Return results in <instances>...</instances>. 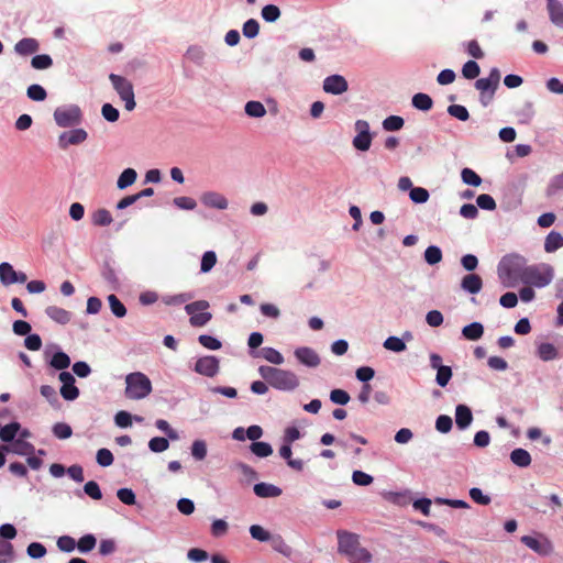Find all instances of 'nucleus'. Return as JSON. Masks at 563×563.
<instances>
[{"mask_svg": "<svg viewBox=\"0 0 563 563\" xmlns=\"http://www.w3.org/2000/svg\"><path fill=\"white\" fill-rule=\"evenodd\" d=\"M338 550L351 563H369L372 554L360 544L358 536L349 531H338Z\"/></svg>", "mask_w": 563, "mask_h": 563, "instance_id": "obj_1", "label": "nucleus"}, {"mask_svg": "<svg viewBox=\"0 0 563 563\" xmlns=\"http://www.w3.org/2000/svg\"><path fill=\"white\" fill-rule=\"evenodd\" d=\"M262 378L273 388L279 390H294L299 386V379L294 372L262 365L258 368Z\"/></svg>", "mask_w": 563, "mask_h": 563, "instance_id": "obj_2", "label": "nucleus"}, {"mask_svg": "<svg viewBox=\"0 0 563 563\" xmlns=\"http://www.w3.org/2000/svg\"><path fill=\"white\" fill-rule=\"evenodd\" d=\"M521 283L542 288L553 279V268L548 264L530 265L521 268L518 273Z\"/></svg>", "mask_w": 563, "mask_h": 563, "instance_id": "obj_3", "label": "nucleus"}, {"mask_svg": "<svg viewBox=\"0 0 563 563\" xmlns=\"http://www.w3.org/2000/svg\"><path fill=\"white\" fill-rule=\"evenodd\" d=\"M125 384V396L129 399H143L152 393V383L150 378L141 372H134L126 375Z\"/></svg>", "mask_w": 563, "mask_h": 563, "instance_id": "obj_4", "label": "nucleus"}, {"mask_svg": "<svg viewBox=\"0 0 563 563\" xmlns=\"http://www.w3.org/2000/svg\"><path fill=\"white\" fill-rule=\"evenodd\" d=\"M54 120L60 128H70L81 123L82 112L77 104L62 106L55 109Z\"/></svg>", "mask_w": 563, "mask_h": 563, "instance_id": "obj_5", "label": "nucleus"}, {"mask_svg": "<svg viewBox=\"0 0 563 563\" xmlns=\"http://www.w3.org/2000/svg\"><path fill=\"white\" fill-rule=\"evenodd\" d=\"M109 79L112 82L114 90L124 101L125 109L128 111L134 110L136 103L134 100V90L132 82L129 81L125 77L115 74H110Z\"/></svg>", "mask_w": 563, "mask_h": 563, "instance_id": "obj_6", "label": "nucleus"}, {"mask_svg": "<svg viewBox=\"0 0 563 563\" xmlns=\"http://www.w3.org/2000/svg\"><path fill=\"white\" fill-rule=\"evenodd\" d=\"M209 308V302L206 300H198L185 306L186 312L190 316L189 322L192 327H203L212 318L210 312L206 310Z\"/></svg>", "mask_w": 563, "mask_h": 563, "instance_id": "obj_7", "label": "nucleus"}, {"mask_svg": "<svg viewBox=\"0 0 563 563\" xmlns=\"http://www.w3.org/2000/svg\"><path fill=\"white\" fill-rule=\"evenodd\" d=\"M88 137L87 132L84 129H74L67 132H63L58 137V145L65 150L69 145H78L84 143Z\"/></svg>", "mask_w": 563, "mask_h": 563, "instance_id": "obj_8", "label": "nucleus"}, {"mask_svg": "<svg viewBox=\"0 0 563 563\" xmlns=\"http://www.w3.org/2000/svg\"><path fill=\"white\" fill-rule=\"evenodd\" d=\"M195 371L201 375L213 377L219 372V360L211 355L200 357L196 362Z\"/></svg>", "mask_w": 563, "mask_h": 563, "instance_id": "obj_9", "label": "nucleus"}, {"mask_svg": "<svg viewBox=\"0 0 563 563\" xmlns=\"http://www.w3.org/2000/svg\"><path fill=\"white\" fill-rule=\"evenodd\" d=\"M347 89V81L341 75H331L323 80V90L328 93L341 95Z\"/></svg>", "mask_w": 563, "mask_h": 563, "instance_id": "obj_10", "label": "nucleus"}, {"mask_svg": "<svg viewBox=\"0 0 563 563\" xmlns=\"http://www.w3.org/2000/svg\"><path fill=\"white\" fill-rule=\"evenodd\" d=\"M296 358L308 367H317L320 365V356L311 347L302 346L295 350Z\"/></svg>", "mask_w": 563, "mask_h": 563, "instance_id": "obj_11", "label": "nucleus"}, {"mask_svg": "<svg viewBox=\"0 0 563 563\" xmlns=\"http://www.w3.org/2000/svg\"><path fill=\"white\" fill-rule=\"evenodd\" d=\"M201 202L206 207L216 208L219 210H224L228 208V200L227 198L216 191H207L201 196Z\"/></svg>", "mask_w": 563, "mask_h": 563, "instance_id": "obj_12", "label": "nucleus"}, {"mask_svg": "<svg viewBox=\"0 0 563 563\" xmlns=\"http://www.w3.org/2000/svg\"><path fill=\"white\" fill-rule=\"evenodd\" d=\"M547 9L551 22L563 29V3L560 0H547Z\"/></svg>", "mask_w": 563, "mask_h": 563, "instance_id": "obj_13", "label": "nucleus"}, {"mask_svg": "<svg viewBox=\"0 0 563 563\" xmlns=\"http://www.w3.org/2000/svg\"><path fill=\"white\" fill-rule=\"evenodd\" d=\"M521 542L529 549L539 554L547 555L552 551V545L549 541L541 542L531 536H523Z\"/></svg>", "mask_w": 563, "mask_h": 563, "instance_id": "obj_14", "label": "nucleus"}, {"mask_svg": "<svg viewBox=\"0 0 563 563\" xmlns=\"http://www.w3.org/2000/svg\"><path fill=\"white\" fill-rule=\"evenodd\" d=\"M461 287L472 295L477 294L483 287L482 277L477 274H467L462 278Z\"/></svg>", "mask_w": 563, "mask_h": 563, "instance_id": "obj_15", "label": "nucleus"}, {"mask_svg": "<svg viewBox=\"0 0 563 563\" xmlns=\"http://www.w3.org/2000/svg\"><path fill=\"white\" fill-rule=\"evenodd\" d=\"M473 421V413L466 405H457L455 408V422L460 429H466Z\"/></svg>", "mask_w": 563, "mask_h": 563, "instance_id": "obj_16", "label": "nucleus"}, {"mask_svg": "<svg viewBox=\"0 0 563 563\" xmlns=\"http://www.w3.org/2000/svg\"><path fill=\"white\" fill-rule=\"evenodd\" d=\"M45 312L52 320L59 324H66L71 319V312L57 306L47 307Z\"/></svg>", "mask_w": 563, "mask_h": 563, "instance_id": "obj_17", "label": "nucleus"}, {"mask_svg": "<svg viewBox=\"0 0 563 563\" xmlns=\"http://www.w3.org/2000/svg\"><path fill=\"white\" fill-rule=\"evenodd\" d=\"M253 489L255 495L261 498L278 497L283 493L279 487L268 483L255 484Z\"/></svg>", "mask_w": 563, "mask_h": 563, "instance_id": "obj_18", "label": "nucleus"}, {"mask_svg": "<svg viewBox=\"0 0 563 563\" xmlns=\"http://www.w3.org/2000/svg\"><path fill=\"white\" fill-rule=\"evenodd\" d=\"M14 48L20 55H30L38 51V43L35 38L25 37L20 40Z\"/></svg>", "mask_w": 563, "mask_h": 563, "instance_id": "obj_19", "label": "nucleus"}, {"mask_svg": "<svg viewBox=\"0 0 563 563\" xmlns=\"http://www.w3.org/2000/svg\"><path fill=\"white\" fill-rule=\"evenodd\" d=\"M561 247H563V235L556 231H551L545 238L544 251L553 253Z\"/></svg>", "mask_w": 563, "mask_h": 563, "instance_id": "obj_20", "label": "nucleus"}, {"mask_svg": "<svg viewBox=\"0 0 563 563\" xmlns=\"http://www.w3.org/2000/svg\"><path fill=\"white\" fill-rule=\"evenodd\" d=\"M484 334V327L479 322H473L462 329V335L470 341L479 340Z\"/></svg>", "mask_w": 563, "mask_h": 563, "instance_id": "obj_21", "label": "nucleus"}, {"mask_svg": "<svg viewBox=\"0 0 563 563\" xmlns=\"http://www.w3.org/2000/svg\"><path fill=\"white\" fill-rule=\"evenodd\" d=\"M0 280L5 286L16 283V271L11 264L7 262L0 264Z\"/></svg>", "mask_w": 563, "mask_h": 563, "instance_id": "obj_22", "label": "nucleus"}, {"mask_svg": "<svg viewBox=\"0 0 563 563\" xmlns=\"http://www.w3.org/2000/svg\"><path fill=\"white\" fill-rule=\"evenodd\" d=\"M511 462L519 467H527L531 464L530 453L521 448L515 449L510 453Z\"/></svg>", "mask_w": 563, "mask_h": 563, "instance_id": "obj_23", "label": "nucleus"}, {"mask_svg": "<svg viewBox=\"0 0 563 563\" xmlns=\"http://www.w3.org/2000/svg\"><path fill=\"white\" fill-rule=\"evenodd\" d=\"M137 174L133 168L124 169L117 180V187L119 189H125L133 185L136 180Z\"/></svg>", "mask_w": 563, "mask_h": 563, "instance_id": "obj_24", "label": "nucleus"}, {"mask_svg": "<svg viewBox=\"0 0 563 563\" xmlns=\"http://www.w3.org/2000/svg\"><path fill=\"white\" fill-rule=\"evenodd\" d=\"M539 357L544 361H552L559 357V352L556 347L551 343H542L538 347Z\"/></svg>", "mask_w": 563, "mask_h": 563, "instance_id": "obj_25", "label": "nucleus"}, {"mask_svg": "<svg viewBox=\"0 0 563 563\" xmlns=\"http://www.w3.org/2000/svg\"><path fill=\"white\" fill-rule=\"evenodd\" d=\"M49 365L58 371H64L70 365V357L65 352H56L49 362Z\"/></svg>", "mask_w": 563, "mask_h": 563, "instance_id": "obj_26", "label": "nucleus"}, {"mask_svg": "<svg viewBox=\"0 0 563 563\" xmlns=\"http://www.w3.org/2000/svg\"><path fill=\"white\" fill-rule=\"evenodd\" d=\"M412 106L419 110L429 111L433 106V101L429 95L418 92L412 97Z\"/></svg>", "mask_w": 563, "mask_h": 563, "instance_id": "obj_27", "label": "nucleus"}, {"mask_svg": "<svg viewBox=\"0 0 563 563\" xmlns=\"http://www.w3.org/2000/svg\"><path fill=\"white\" fill-rule=\"evenodd\" d=\"M91 221L97 227H106L111 224L112 216L107 209H98L93 212Z\"/></svg>", "mask_w": 563, "mask_h": 563, "instance_id": "obj_28", "label": "nucleus"}, {"mask_svg": "<svg viewBox=\"0 0 563 563\" xmlns=\"http://www.w3.org/2000/svg\"><path fill=\"white\" fill-rule=\"evenodd\" d=\"M21 426L19 422H11L0 430V439L3 442H12L20 430Z\"/></svg>", "mask_w": 563, "mask_h": 563, "instance_id": "obj_29", "label": "nucleus"}, {"mask_svg": "<svg viewBox=\"0 0 563 563\" xmlns=\"http://www.w3.org/2000/svg\"><path fill=\"white\" fill-rule=\"evenodd\" d=\"M108 302L112 313L117 318H123L126 314V308L115 295L108 296Z\"/></svg>", "mask_w": 563, "mask_h": 563, "instance_id": "obj_30", "label": "nucleus"}, {"mask_svg": "<svg viewBox=\"0 0 563 563\" xmlns=\"http://www.w3.org/2000/svg\"><path fill=\"white\" fill-rule=\"evenodd\" d=\"M261 353L262 356L272 364L280 365L284 363V356L274 347H263Z\"/></svg>", "mask_w": 563, "mask_h": 563, "instance_id": "obj_31", "label": "nucleus"}, {"mask_svg": "<svg viewBox=\"0 0 563 563\" xmlns=\"http://www.w3.org/2000/svg\"><path fill=\"white\" fill-rule=\"evenodd\" d=\"M405 124V121L399 115H389L383 121V129L385 131H398L400 130Z\"/></svg>", "mask_w": 563, "mask_h": 563, "instance_id": "obj_32", "label": "nucleus"}, {"mask_svg": "<svg viewBox=\"0 0 563 563\" xmlns=\"http://www.w3.org/2000/svg\"><path fill=\"white\" fill-rule=\"evenodd\" d=\"M245 112L250 117L262 118L263 115H265L266 110L263 103H261L260 101H249L245 104Z\"/></svg>", "mask_w": 563, "mask_h": 563, "instance_id": "obj_33", "label": "nucleus"}, {"mask_svg": "<svg viewBox=\"0 0 563 563\" xmlns=\"http://www.w3.org/2000/svg\"><path fill=\"white\" fill-rule=\"evenodd\" d=\"M424 260L429 265H435L442 261V252L438 246H428L424 251Z\"/></svg>", "mask_w": 563, "mask_h": 563, "instance_id": "obj_34", "label": "nucleus"}, {"mask_svg": "<svg viewBox=\"0 0 563 563\" xmlns=\"http://www.w3.org/2000/svg\"><path fill=\"white\" fill-rule=\"evenodd\" d=\"M250 449L258 457H266L273 453L271 444L266 442H253Z\"/></svg>", "mask_w": 563, "mask_h": 563, "instance_id": "obj_35", "label": "nucleus"}, {"mask_svg": "<svg viewBox=\"0 0 563 563\" xmlns=\"http://www.w3.org/2000/svg\"><path fill=\"white\" fill-rule=\"evenodd\" d=\"M96 538L92 534H85L76 543V547L81 553H87L96 547Z\"/></svg>", "mask_w": 563, "mask_h": 563, "instance_id": "obj_36", "label": "nucleus"}, {"mask_svg": "<svg viewBox=\"0 0 563 563\" xmlns=\"http://www.w3.org/2000/svg\"><path fill=\"white\" fill-rule=\"evenodd\" d=\"M26 95L34 101H43L47 97L46 90L37 84L31 85L26 90Z\"/></svg>", "mask_w": 563, "mask_h": 563, "instance_id": "obj_37", "label": "nucleus"}, {"mask_svg": "<svg viewBox=\"0 0 563 563\" xmlns=\"http://www.w3.org/2000/svg\"><path fill=\"white\" fill-rule=\"evenodd\" d=\"M53 434L62 440L68 439L73 434V430L69 424L65 422H57L53 426Z\"/></svg>", "mask_w": 563, "mask_h": 563, "instance_id": "obj_38", "label": "nucleus"}, {"mask_svg": "<svg viewBox=\"0 0 563 563\" xmlns=\"http://www.w3.org/2000/svg\"><path fill=\"white\" fill-rule=\"evenodd\" d=\"M11 451L19 455H27L34 451V446L23 440H16L11 444Z\"/></svg>", "mask_w": 563, "mask_h": 563, "instance_id": "obj_39", "label": "nucleus"}, {"mask_svg": "<svg viewBox=\"0 0 563 563\" xmlns=\"http://www.w3.org/2000/svg\"><path fill=\"white\" fill-rule=\"evenodd\" d=\"M372 144V134H356L353 139V146L362 152L369 150Z\"/></svg>", "mask_w": 563, "mask_h": 563, "instance_id": "obj_40", "label": "nucleus"}, {"mask_svg": "<svg viewBox=\"0 0 563 563\" xmlns=\"http://www.w3.org/2000/svg\"><path fill=\"white\" fill-rule=\"evenodd\" d=\"M462 180L471 186L478 187L482 184V178L471 168H464L461 173Z\"/></svg>", "mask_w": 563, "mask_h": 563, "instance_id": "obj_41", "label": "nucleus"}, {"mask_svg": "<svg viewBox=\"0 0 563 563\" xmlns=\"http://www.w3.org/2000/svg\"><path fill=\"white\" fill-rule=\"evenodd\" d=\"M262 16L266 22H275L280 16V10L275 4H267L262 9Z\"/></svg>", "mask_w": 563, "mask_h": 563, "instance_id": "obj_42", "label": "nucleus"}, {"mask_svg": "<svg viewBox=\"0 0 563 563\" xmlns=\"http://www.w3.org/2000/svg\"><path fill=\"white\" fill-rule=\"evenodd\" d=\"M217 263V255L213 251H207L201 258L200 269L202 273L210 272Z\"/></svg>", "mask_w": 563, "mask_h": 563, "instance_id": "obj_43", "label": "nucleus"}, {"mask_svg": "<svg viewBox=\"0 0 563 563\" xmlns=\"http://www.w3.org/2000/svg\"><path fill=\"white\" fill-rule=\"evenodd\" d=\"M481 73V68L475 60H468L462 68V74L466 79H474Z\"/></svg>", "mask_w": 563, "mask_h": 563, "instance_id": "obj_44", "label": "nucleus"}, {"mask_svg": "<svg viewBox=\"0 0 563 563\" xmlns=\"http://www.w3.org/2000/svg\"><path fill=\"white\" fill-rule=\"evenodd\" d=\"M384 347L393 352H402L406 350V344L398 336H389L385 340Z\"/></svg>", "mask_w": 563, "mask_h": 563, "instance_id": "obj_45", "label": "nucleus"}, {"mask_svg": "<svg viewBox=\"0 0 563 563\" xmlns=\"http://www.w3.org/2000/svg\"><path fill=\"white\" fill-rule=\"evenodd\" d=\"M52 64H53V59L51 58L49 55H46V54L36 55L31 60V65L35 69H46V68L51 67Z\"/></svg>", "mask_w": 563, "mask_h": 563, "instance_id": "obj_46", "label": "nucleus"}, {"mask_svg": "<svg viewBox=\"0 0 563 563\" xmlns=\"http://www.w3.org/2000/svg\"><path fill=\"white\" fill-rule=\"evenodd\" d=\"M448 113L461 121H466L470 118V113L464 106L451 104L448 108Z\"/></svg>", "mask_w": 563, "mask_h": 563, "instance_id": "obj_47", "label": "nucleus"}, {"mask_svg": "<svg viewBox=\"0 0 563 563\" xmlns=\"http://www.w3.org/2000/svg\"><path fill=\"white\" fill-rule=\"evenodd\" d=\"M409 196L413 202L423 203L429 199V191L422 187H415L411 188Z\"/></svg>", "mask_w": 563, "mask_h": 563, "instance_id": "obj_48", "label": "nucleus"}, {"mask_svg": "<svg viewBox=\"0 0 563 563\" xmlns=\"http://www.w3.org/2000/svg\"><path fill=\"white\" fill-rule=\"evenodd\" d=\"M350 399H351V397H350L349 393L343 389L336 388V389L331 390V393H330V400L333 404L346 405L350 401Z\"/></svg>", "mask_w": 563, "mask_h": 563, "instance_id": "obj_49", "label": "nucleus"}, {"mask_svg": "<svg viewBox=\"0 0 563 563\" xmlns=\"http://www.w3.org/2000/svg\"><path fill=\"white\" fill-rule=\"evenodd\" d=\"M168 440L162 437H155L151 439L148 442L150 450L156 453L164 452L165 450L168 449Z\"/></svg>", "mask_w": 563, "mask_h": 563, "instance_id": "obj_50", "label": "nucleus"}, {"mask_svg": "<svg viewBox=\"0 0 563 563\" xmlns=\"http://www.w3.org/2000/svg\"><path fill=\"white\" fill-rule=\"evenodd\" d=\"M437 371H438L437 377H435L437 384L441 387H445L452 377L451 367L444 365L443 367H440Z\"/></svg>", "mask_w": 563, "mask_h": 563, "instance_id": "obj_51", "label": "nucleus"}, {"mask_svg": "<svg viewBox=\"0 0 563 563\" xmlns=\"http://www.w3.org/2000/svg\"><path fill=\"white\" fill-rule=\"evenodd\" d=\"M477 206L483 210L493 211L496 209V202L490 195L482 194L476 199Z\"/></svg>", "mask_w": 563, "mask_h": 563, "instance_id": "obj_52", "label": "nucleus"}, {"mask_svg": "<svg viewBox=\"0 0 563 563\" xmlns=\"http://www.w3.org/2000/svg\"><path fill=\"white\" fill-rule=\"evenodd\" d=\"M260 32V24L255 19L247 20L243 25V35L253 38L257 36Z\"/></svg>", "mask_w": 563, "mask_h": 563, "instance_id": "obj_53", "label": "nucleus"}, {"mask_svg": "<svg viewBox=\"0 0 563 563\" xmlns=\"http://www.w3.org/2000/svg\"><path fill=\"white\" fill-rule=\"evenodd\" d=\"M84 492L95 500L102 498V493L97 482L89 481L84 486Z\"/></svg>", "mask_w": 563, "mask_h": 563, "instance_id": "obj_54", "label": "nucleus"}, {"mask_svg": "<svg viewBox=\"0 0 563 563\" xmlns=\"http://www.w3.org/2000/svg\"><path fill=\"white\" fill-rule=\"evenodd\" d=\"M250 533L253 539L265 542L271 539V534L262 526L253 525L250 527Z\"/></svg>", "mask_w": 563, "mask_h": 563, "instance_id": "obj_55", "label": "nucleus"}, {"mask_svg": "<svg viewBox=\"0 0 563 563\" xmlns=\"http://www.w3.org/2000/svg\"><path fill=\"white\" fill-rule=\"evenodd\" d=\"M191 454L196 460H203L207 455V445L202 440H196L191 446Z\"/></svg>", "mask_w": 563, "mask_h": 563, "instance_id": "obj_56", "label": "nucleus"}, {"mask_svg": "<svg viewBox=\"0 0 563 563\" xmlns=\"http://www.w3.org/2000/svg\"><path fill=\"white\" fill-rule=\"evenodd\" d=\"M60 395L65 400H75L79 396V389L75 386V383L62 385Z\"/></svg>", "mask_w": 563, "mask_h": 563, "instance_id": "obj_57", "label": "nucleus"}, {"mask_svg": "<svg viewBox=\"0 0 563 563\" xmlns=\"http://www.w3.org/2000/svg\"><path fill=\"white\" fill-rule=\"evenodd\" d=\"M198 341L203 347L209 350H219L222 345L218 339L208 334L199 335Z\"/></svg>", "mask_w": 563, "mask_h": 563, "instance_id": "obj_58", "label": "nucleus"}, {"mask_svg": "<svg viewBox=\"0 0 563 563\" xmlns=\"http://www.w3.org/2000/svg\"><path fill=\"white\" fill-rule=\"evenodd\" d=\"M229 526L223 519H216L211 525V534L216 538L227 534Z\"/></svg>", "mask_w": 563, "mask_h": 563, "instance_id": "obj_59", "label": "nucleus"}, {"mask_svg": "<svg viewBox=\"0 0 563 563\" xmlns=\"http://www.w3.org/2000/svg\"><path fill=\"white\" fill-rule=\"evenodd\" d=\"M452 423L450 416L441 415L437 418L435 428L441 433H448L452 429Z\"/></svg>", "mask_w": 563, "mask_h": 563, "instance_id": "obj_60", "label": "nucleus"}, {"mask_svg": "<svg viewBox=\"0 0 563 563\" xmlns=\"http://www.w3.org/2000/svg\"><path fill=\"white\" fill-rule=\"evenodd\" d=\"M57 547L60 551L71 552L76 548V541L69 536L59 537L57 540Z\"/></svg>", "mask_w": 563, "mask_h": 563, "instance_id": "obj_61", "label": "nucleus"}, {"mask_svg": "<svg viewBox=\"0 0 563 563\" xmlns=\"http://www.w3.org/2000/svg\"><path fill=\"white\" fill-rule=\"evenodd\" d=\"M26 552L33 559H41L46 554V548L42 543L33 542L29 544Z\"/></svg>", "mask_w": 563, "mask_h": 563, "instance_id": "obj_62", "label": "nucleus"}, {"mask_svg": "<svg viewBox=\"0 0 563 563\" xmlns=\"http://www.w3.org/2000/svg\"><path fill=\"white\" fill-rule=\"evenodd\" d=\"M102 117L109 122H115L119 119V111L110 103H104L101 108Z\"/></svg>", "mask_w": 563, "mask_h": 563, "instance_id": "obj_63", "label": "nucleus"}, {"mask_svg": "<svg viewBox=\"0 0 563 563\" xmlns=\"http://www.w3.org/2000/svg\"><path fill=\"white\" fill-rule=\"evenodd\" d=\"M352 481L358 486H367L373 483V477L362 471H354L352 474Z\"/></svg>", "mask_w": 563, "mask_h": 563, "instance_id": "obj_64", "label": "nucleus"}]
</instances>
